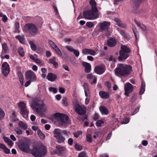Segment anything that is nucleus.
Segmentation results:
<instances>
[{
	"instance_id": "obj_1",
	"label": "nucleus",
	"mask_w": 157,
	"mask_h": 157,
	"mask_svg": "<svg viewBox=\"0 0 157 157\" xmlns=\"http://www.w3.org/2000/svg\"><path fill=\"white\" fill-rule=\"evenodd\" d=\"M132 69L130 65L119 63L115 69L114 72L116 75L119 77L126 76L130 74Z\"/></svg>"
},
{
	"instance_id": "obj_2",
	"label": "nucleus",
	"mask_w": 157,
	"mask_h": 157,
	"mask_svg": "<svg viewBox=\"0 0 157 157\" xmlns=\"http://www.w3.org/2000/svg\"><path fill=\"white\" fill-rule=\"evenodd\" d=\"M46 153V148L43 145L33 146V149H30L29 152L35 157H43L45 155Z\"/></svg>"
},
{
	"instance_id": "obj_3",
	"label": "nucleus",
	"mask_w": 157,
	"mask_h": 157,
	"mask_svg": "<svg viewBox=\"0 0 157 157\" xmlns=\"http://www.w3.org/2000/svg\"><path fill=\"white\" fill-rule=\"evenodd\" d=\"M131 52V50L128 47L124 45H121L120 47L119 51V56L118 57L119 61L125 60L129 56V53Z\"/></svg>"
},
{
	"instance_id": "obj_4",
	"label": "nucleus",
	"mask_w": 157,
	"mask_h": 157,
	"mask_svg": "<svg viewBox=\"0 0 157 157\" xmlns=\"http://www.w3.org/2000/svg\"><path fill=\"white\" fill-rule=\"evenodd\" d=\"M44 105V102L39 99H35L32 102L31 107L34 111L39 113Z\"/></svg>"
},
{
	"instance_id": "obj_5",
	"label": "nucleus",
	"mask_w": 157,
	"mask_h": 157,
	"mask_svg": "<svg viewBox=\"0 0 157 157\" xmlns=\"http://www.w3.org/2000/svg\"><path fill=\"white\" fill-rule=\"evenodd\" d=\"M84 17L86 19L93 20L98 17V11L92 10H87L83 13Z\"/></svg>"
},
{
	"instance_id": "obj_6",
	"label": "nucleus",
	"mask_w": 157,
	"mask_h": 157,
	"mask_svg": "<svg viewBox=\"0 0 157 157\" xmlns=\"http://www.w3.org/2000/svg\"><path fill=\"white\" fill-rule=\"evenodd\" d=\"M24 28L25 31L32 35L35 36L37 34V27L34 24L31 23L26 24Z\"/></svg>"
},
{
	"instance_id": "obj_7",
	"label": "nucleus",
	"mask_w": 157,
	"mask_h": 157,
	"mask_svg": "<svg viewBox=\"0 0 157 157\" xmlns=\"http://www.w3.org/2000/svg\"><path fill=\"white\" fill-rule=\"evenodd\" d=\"M54 117L58 121L59 124L61 126L66 124L68 123L69 117L64 114L60 113H56L54 114Z\"/></svg>"
},
{
	"instance_id": "obj_8",
	"label": "nucleus",
	"mask_w": 157,
	"mask_h": 157,
	"mask_svg": "<svg viewBox=\"0 0 157 157\" xmlns=\"http://www.w3.org/2000/svg\"><path fill=\"white\" fill-rule=\"evenodd\" d=\"M30 144L25 141H22L18 144L19 149L23 152L29 153L30 150Z\"/></svg>"
},
{
	"instance_id": "obj_9",
	"label": "nucleus",
	"mask_w": 157,
	"mask_h": 157,
	"mask_svg": "<svg viewBox=\"0 0 157 157\" xmlns=\"http://www.w3.org/2000/svg\"><path fill=\"white\" fill-rule=\"evenodd\" d=\"M19 107L21 109L20 113L23 116V117L27 119L29 112L27 109L26 108V104L23 102L20 101L18 104Z\"/></svg>"
},
{
	"instance_id": "obj_10",
	"label": "nucleus",
	"mask_w": 157,
	"mask_h": 157,
	"mask_svg": "<svg viewBox=\"0 0 157 157\" xmlns=\"http://www.w3.org/2000/svg\"><path fill=\"white\" fill-rule=\"evenodd\" d=\"M75 112L79 115H83L86 112V109L84 106H80L78 103L75 105Z\"/></svg>"
},
{
	"instance_id": "obj_11",
	"label": "nucleus",
	"mask_w": 157,
	"mask_h": 157,
	"mask_svg": "<svg viewBox=\"0 0 157 157\" xmlns=\"http://www.w3.org/2000/svg\"><path fill=\"white\" fill-rule=\"evenodd\" d=\"M25 78L26 80H29L32 82L35 81L36 77L35 73L31 70L27 71L25 73Z\"/></svg>"
},
{
	"instance_id": "obj_12",
	"label": "nucleus",
	"mask_w": 157,
	"mask_h": 157,
	"mask_svg": "<svg viewBox=\"0 0 157 157\" xmlns=\"http://www.w3.org/2000/svg\"><path fill=\"white\" fill-rule=\"evenodd\" d=\"M9 65L6 62H5L2 65V72L5 76H8L10 73Z\"/></svg>"
},
{
	"instance_id": "obj_13",
	"label": "nucleus",
	"mask_w": 157,
	"mask_h": 157,
	"mask_svg": "<svg viewBox=\"0 0 157 157\" xmlns=\"http://www.w3.org/2000/svg\"><path fill=\"white\" fill-rule=\"evenodd\" d=\"M110 25V22L104 21L103 22L100 23L99 24L100 27L99 32H101L107 30H109Z\"/></svg>"
},
{
	"instance_id": "obj_14",
	"label": "nucleus",
	"mask_w": 157,
	"mask_h": 157,
	"mask_svg": "<svg viewBox=\"0 0 157 157\" xmlns=\"http://www.w3.org/2000/svg\"><path fill=\"white\" fill-rule=\"evenodd\" d=\"M124 94L125 95L128 96V94L133 90V86L130 83L127 82L124 85Z\"/></svg>"
},
{
	"instance_id": "obj_15",
	"label": "nucleus",
	"mask_w": 157,
	"mask_h": 157,
	"mask_svg": "<svg viewBox=\"0 0 157 157\" xmlns=\"http://www.w3.org/2000/svg\"><path fill=\"white\" fill-rule=\"evenodd\" d=\"M105 67L103 65L96 66L94 69V72L99 75L102 74L105 71Z\"/></svg>"
},
{
	"instance_id": "obj_16",
	"label": "nucleus",
	"mask_w": 157,
	"mask_h": 157,
	"mask_svg": "<svg viewBox=\"0 0 157 157\" xmlns=\"http://www.w3.org/2000/svg\"><path fill=\"white\" fill-rule=\"evenodd\" d=\"M116 40L113 38L110 37L107 40L106 45L109 47H114L116 45Z\"/></svg>"
},
{
	"instance_id": "obj_17",
	"label": "nucleus",
	"mask_w": 157,
	"mask_h": 157,
	"mask_svg": "<svg viewBox=\"0 0 157 157\" xmlns=\"http://www.w3.org/2000/svg\"><path fill=\"white\" fill-rule=\"evenodd\" d=\"M57 78L56 75L51 72L48 73L47 76L48 80L51 82L55 81Z\"/></svg>"
},
{
	"instance_id": "obj_18",
	"label": "nucleus",
	"mask_w": 157,
	"mask_h": 157,
	"mask_svg": "<svg viewBox=\"0 0 157 157\" xmlns=\"http://www.w3.org/2000/svg\"><path fill=\"white\" fill-rule=\"evenodd\" d=\"M86 78L88 79H93L92 82L91 81V84H95L97 82V79L95 76L93 75L92 74H88L86 76Z\"/></svg>"
},
{
	"instance_id": "obj_19",
	"label": "nucleus",
	"mask_w": 157,
	"mask_h": 157,
	"mask_svg": "<svg viewBox=\"0 0 157 157\" xmlns=\"http://www.w3.org/2000/svg\"><path fill=\"white\" fill-rule=\"evenodd\" d=\"M114 21L117 23V25L120 27L126 29L127 27L126 24L123 23L118 18H115Z\"/></svg>"
},
{
	"instance_id": "obj_20",
	"label": "nucleus",
	"mask_w": 157,
	"mask_h": 157,
	"mask_svg": "<svg viewBox=\"0 0 157 157\" xmlns=\"http://www.w3.org/2000/svg\"><path fill=\"white\" fill-rule=\"evenodd\" d=\"M99 95L101 98L105 99H108L109 97V93L103 91H99Z\"/></svg>"
},
{
	"instance_id": "obj_21",
	"label": "nucleus",
	"mask_w": 157,
	"mask_h": 157,
	"mask_svg": "<svg viewBox=\"0 0 157 157\" xmlns=\"http://www.w3.org/2000/svg\"><path fill=\"white\" fill-rule=\"evenodd\" d=\"M132 30L136 38V41L137 42L139 38V32L135 26L132 25Z\"/></svg>"
},
{
	"instance_id": "obj_22",
	"label": "nucleus",
	"mask_w": 157,
	"mask_h": 157,
	"mask_svg": "<svg viewBox=\"0 0 157 157\" xmlns=\"http://www.w3.org/2000/svg\"><path fill=\"white\" fill-rule=\"evenodd\" d=\"M82 65L85 67V71L86 72L88 73L90 71L91 66L90 63L84 62L82 63Z\"/></svg>"
},
{
	"instance_id": "obj_23",
	"label": "nucleus",
	"mask_w": 157,
	"mask_h": 157,
	"mask_svg": "<svg viewBox=\"0 0 157 157\" xmlns=\"http://www.w3.org/2000/svg\"><path fill=\"white\" fill-rule=\"evenodd\" d=\"M90 5L91 6V9L94 10L98 11L97 8V3L94 0H90L89 2Z\"/></svg>"
},
{
	"instance_id": "obj_24",
	"label": "nucleus",
	"mask_w": 157,
	"mask_h": 157,
	"mask_svg": "<svg viewBox=\"0 0 157 157\" xmlns=\"http://www.w3.org/2000/svg\"><path fill=\"white\" fill-rule=\"evenodd\" d=\"M63 133L62 130L58 128H56L53 132L54 137L55 138L61 136V134Z\"/></svg>"
},
{
	"instance_id": "obj_25",
	"label": "nucleus",
	"mask_w": 157,
	"mask_h": 157,
	"mask_svg": "<svg viewBox=\"0 0 157 157\" xmlns=\"http://www.w3.org/2000/svg\"><path fill=\"white\" fill-rule=\"evenodd\" d=\"M18 126L20 128L24 130H26L27 128V124L21 121L19 122Z\"/></svg>"
},
{
	"instance_id": "obj_26",
	"label": "nucleus",
	"mask_w": 157,
	"mask_h": 157,
	"mask_svg": "<svg viewBox=\"0 0 157 157\" xmlns=\"http://www.w3.org/2000/svg\"><path fill=\"white\" fill-rule=\"evenodd\" d=\"M99 110L102 115H107L108 113V110L107 108L103 106H101Z\"/></svg>"
},
{
	"instance_id": "obj_27",
	"label": "nucleus",
	"mask_w": 157,
	"mask_h": 157,
	"mask_svg": "<svg viewBox=\"0 0 157 157\" xmlns=\"http://www.w3.org/2000/svg\"><path fill=\"white\" fill-rule=\"evenodd\" d=\"M19 81L22 86L23 85L24 77L22 73L20 71H18L17 72Z\"/></svg>"
},
{
	"instance_id": "obj_28",
	"label": "nucleus",
	"mask_w": 157,
	"mask_h": 157,
	"mask_svg": "<svg viewBox=\"0 0 157 157\" xmlns=\"http://www.w3.org/2000/svg\"><path fill=\"white\" fill-rule=\"evenodd\" d=\"M134 22L137 25V26L140 27L143 31H145L146 30V27L144 25L141 24L140 22L138 21L136 19L134 20Z\"/></svg>"
},
{
	"instance_id": "obj_29",
	"label": "nucleus",
	"mask_w": 157,
	"mask_h": 157,
	"mask_svg": "<svg viewBox=\"0 0 157 157\" xmlns=\"http://www.w3.org/2000/svg\"><path fill=\"white\" fill-rule=\"evenodd\" d=\"M141 2V0H135L134 2L133 8L134 10H137L139 8L140 4Z\"/></svg>"
},
{
	"instance_id": "obj_30",
	"label": "nucleus",
	"mask_w": 157,
	"mask_h": 157,
	"mask_svg": "<svg viewBox=\"0 0 157 157\" xmlns=\"http://www.w3.org/2000/svg\"><path fill=\"white\" fill-rule=\"evenodd\" d=\"M57 140V142L58 143H63L65 140V138L62 136V135L56 138Z\"/></svg>"
},
{
	"instance_id": "obj_31",
	"label": "nucleus",
	"mask_w": 157,
	"mask_h": 157,
	"mask_svg": "<svg viewBox=\"0 0 157 157\" xmlns=\"http://www.w3.org/2000/svg\"><path fill=\"white\" fill-rule=\"evenodd\" d=\"M18 53L20 56L23 57L24 56L25 52L23 48L22 47H19L18 49Z\"/></svg>"
},
{
	"instance_id": "obj_32",
	"label": "nucleus",
	"mask_w": 157,
	"mask_h": 157,
	"mask_svg": "<svg viewBox=\"0 0 157 157\" xmlns=\"http://www.w3.org/2000/svg\"><path fill=\"white\" fill-rule=\"evenodd\" d=\"M14 26L15 28L14 33H19L20 32V31L19 30V23L17 22H15L14 24Z\"/></svg>"
},
{
	"instance_id": "obj_33",
	"label": "nucleus",
	"mask_w": 157,
	"mask_h": 157,
	"mask_svg": "<svg viewBox=\"0 0 157 157\" xmlns=\"http://www.w3.org/2000/svg\"><path fill=\"white\" fill-rule=\"evenodd\" d=\"M2 51L4 52L5 53H7L8 50V48L7 44L6 43H4L2 44Z\"/></svg>"
},
{
	"instance_id": "obj_34",
	"label": "nucleus",
	"mask_w": 157,
	"mask_h": 157,
	"mask_svg": "<svg viewBox=\"0 0 157 157\" xmlns=\"http://www.w3.org/2000/svg\"><path fill=\"white\" fill-rule=\"evenodd\" d=\"M145 90V83L143 82L141 84V89L139 93L140 95H142Z\"/></svg>"
},
{
	"instance_id": "obj_35",
	"label": "nucleus",
	"mask_w": 157,
	"mask_h": 157,
	"mask_svg": "<svg viewBox=\"0 0 157 157\" xmlns=\"http://www.w3.org/2000/svg\"><path fill=\"white\" fill-rule=\"evenodd\" d=\"M29 44L30 45L32 50L33 51H35L36 50V47L33 42L32 41H30L29 42Z\"/></svg>"
},
{
	"instance_id": "obj_36",
	"label": "nucleus",
	"mask_w": 157,
	"mask_h": 157,
	"mask_svg": "<svg viewBox=\"0 0 157 157\" xmlns=\"http://www.w3.org/2000/svg\"><path fill=\"white\" fill-rule=\"evenodd\" d=\"M83 116H78L77 119L79 120H81L84 121L85 120L87 119V115H84Z\"/></svg>"
},
{
	"instance_id": "obj_37",
	"label": "nucleus",
	"mask_w": 157,
	"mask_h": 157,
	"mask_svg": "<svg viewBox=\"0 0 157 157\" xmlns=\"http://www.w3.org/2000/svg\"><path fill=\"white\" fill-rule=\"evenodd\" d=\"M21 128L19 127H17L15 128L14 130L16 133L18 135H21L22 133V131Z\"/></svg>"
},
{
	"instance_id": "obj_38",
	"label": "nucleus",
	"mask_w": 157,
	"mask_h": 157,
	"mask_svg": "<svg viewBox=\"0 0 157 157\" xmlns=\"http://www.w3.org/2000/svg\"><path fill=\"white\" fill-rule=\"evenodd\" d=\"M49 61L50 63L53 64L55 68H56L58 66V63L56 62L55 61H54L53 59H49Z\"/></svg>"
},
{
	"instance_id": "obj_39",
	"label": "nucleus",
	"mask_w": 157,
	"mask_h": 157,
	"mask_svg": "<svg viewBox=\"0 0 157 157\" xmlns=\"http://www.w3.org/2000/svg\"><path fill=\"white\" fill-rule=\"evenodd\" d=\"M5 113L4 111L0 108V120L2 119L4 117Z\"/></svg>"
},
{
	"instance_id": "obj_40",
	"label": "nucleus",
	"mask_w": 157,
	"mask_h": 157,
	"mask_svg": "<svg viewBox=\"0 0 157 157\" xmlns=\"http://www.w3.org/2000/svg\"><path fill=\"white\" fill-rule=\"evenodd\" d=\"M37 134L41 139L43 140L45 138V135L40 130H38V131Z\"/></svg>"
},
{
	"instance_id": "obj_41",
	"label": "nucleus",
	"mask_w": 157,
	"mask_h": 157,
	"mask_svg": "<svg viewBox=\"0 0 157 157\" xmlns=\"http://www.w3.org/2000/svg\"><path fill=\"white\" fill-rule=\"evenodd\" d=\"M54 49L56 51V52H57V54L59 56H62V52L59 48L57 46L56 47H55Z\"/></svg>"
},
{
	"instance_id": "obj_42",
	"label": "nucleus",
	"mask_w": 157,
	"mask_h": 157,
	"mask_svg": "<svg viewBox=\"0 0 157 157\" xmlns=\"http://www.w3.org/2000/svg\"><path fill=\"white\" fill-rule=\"evenodd\" d=\"M104 123L103 121L101 120H98L96 122V125L98 127L101 126V124Z\"/></svg>"
},
{
	"instance_id": "obj_43",
	"label": "nucleus",
	"mask_w": 157,
	"mask_h": 157,
	"mask_svg": "<svg viewBox=\"0 0 157 157\" xmlns=\"http://www.w3.org/2000/svg\"><path fill=\"white\" fill-rule=\"evenodd\" d=\"M75 148L77 151H80L82 148V147L81 145L76 144L75 145Z\"/></svg>"
},
{
	"instance_id": "obj_44",
	"label": "nucleus",
	"mask_w": 157,
	"mask_h": 157,
	"mask_svg": "<svg viewBox=\"0 0 157 157\" xmlns=\"http://www.w3.org/2000/svg\"><path fill=\"white\" fill-rule=\"evenodd\" d=\"M78 157H88V156L85 152L82 151L78 154Z\"/></svg>"
},
{
	"instance_id": "obj_45",
	"label": "nucleus",
	"mask_w": 157,
	"mask_h": 157,
	"mask_svg": "<svg viewBox=\"0 0 157 157\" xmlns=\"http://www.w3.org/2000/svg\"><path fill=\"white\" fill-rule=\"evenodd\" d=\"M89 49L85 48L82 50V52L83 55L89 54Z\"/></svg>"
},
{
	"instance_id": "obj_46",
	"label": "nucleus",
	"mask_w": 157,
	"mask_h": 157,
	"mask_svg": "<svg viewBox=\"0 0 157 157\" xmlns=\"http://www.w3.org/2000/svg\"><path fill=\"white\" fill-rule=\"evenodd\" d=\"M86 140L88 142H91L92 140H91V136L90 134H88L86 136Z\"/></svg>"
},
{
	"instance_id": "obj_47",
	"label": "nucleus",
	"mask_w": 157,
	"mask_h": 157,
	"mask_svg": "<svg viewBox=\"0 0 157 157\" xmlns=\"http://www.w3.org/2000/svg\"><path fill=\"white\" fill-rule=\"evenodd\" d=\"M49 90L51 92H52L54 93H56L57 91V88L53 87H50L49 88Z\"/></svg>"
},
{
	"instance_id": "obj_48",
	"label": "nucleus",
	"mask_w": 157,
	"mask_h": 157,
	"mask_svg": "<svg viewBox=\"0 0 157 157\" xmlns=\"http://www.w3.org/2000/svg\"><path fill=\"white\" fill-rule=\"evenodd\" d=\"M48 43L53 49L57 46L56 44L51 40H48Z\"/></svg>"
},
{
	"instance_id": "obj_49",
	"label": "nucleus",
	"mask_w": 157,
	"mask_h": 157,
	"mask_svg": "<svg viewBox=\"0 0 157 157\" xmlns=\"http://www.w3.org/2000/svg\"><path fill=\"white\" fill-rule=\"evenodd\" d=\"M56 148L58 149L59 151H63L65 149V148L63 147H61L60 145H57L56 146Z\"/></svg>"
},
{
	"instance_id": "obj_50",
	"label": "nucleus",
	"mask_w": 157,
	"mask_h": 157,
	"mask_svg": "<svg viewBox=\"0 0 157 157\" xmlns=\"http://www.w3.org/2000/svg\"><path fill=\"white\" fill-rule=\"evenodd\" d=\"M86 25L89 28H91L94 26V25L92 22H87L86 24Z\"/></svg>"
},
{
	"instance_id": "obj_51",
	"label": "nucleus",
	"mask_w": 157,
	"mask_h": 157,
	"mask_svg": "<svg viewBox=\"0 0 157 157\" xmlns=\"http://www.w3.org/2000/svg\"><path fill=\"white\" fill-rule=\"evenodd\" d=\"M72 52H73L76 57H77L79 55V52L78 50H75L74 49Z\"/></svg>"
},
{
	"instance_id": "obj_52",
	"label": "nucleus",
	"mask_w": 157,
	"mask_h": 157,
	"mask_svg": "<svg viewBox=\"0 0 157 157\" xmlns=\"http://www.w3.org/2000/svg\"><path fill=\"white\" fill-rule=\"evenodd\" d=\"M96 52L93 49H89V54L92 56H94L95 55Z\"/></svg>"
},
{
	"instance_id": "obj_53",
	"label": "nucleus",
	"mask_w": 157,
	"mask_h": 157,
	"mask_svg": "<svg viewBox=\"0 0 157 157\" xmlns=\"http://www.w3.org/2000/svg\"><path fill=\"white\" fill-rule=\"evenodd\" d=\"M62 102L64 106H66L67 105V98H63Z\"/></svg>"
},
{
	"instance_id": "obj_54",
	"label": "nucleus",
	"mask_w": 157,
	"mask_h": 157,
	"mask_svg": "<svg viewBox=\"0 0 157 157\" xmlns=\"http://www.w3.org/2000/svg\"><path fill=\"white\" fill-rule=\"evenodd\" d=\"M136 98H137V97H136V95L135 94H132V97L131 98V101L132 102H133L135 100H136Z\"/></svg>"
},
{
	"instance_id": "obj_55",
	"label": "nucleus",
	"mask_w": 157,
	"mask_h": 157,
	"mask_svg": "<svg viewBox=\"0 0 157 157\" xmlns=\"http://www.w3.org/2000/svg\"><path fill=\"white\" fill-rule=\"evenodd\" d=\"M66 48L68 51L71 52H73L74 50V49L72 48V47L69 46H66Z\"/></svg>"
},
{
	"instance_id": "obj_56",
	"label": "nucleus",
	"mask_w": 157,
	"mask_h": 157,
	"mask_svg": "<svg viewBox=\"0 0 157 157\" xmlns=\"http://www.w3.org/2000/svg\"><path fill=\"white\" fill-rule=\"evenodd\" d=\"M59 92L61 94H63L65 92V89L61 87H59Z\"/></svg>"
},
{
	"instance_id": "obj_57",
	"label": "nucleus",
	"mask_w": 157,
	"mask_h": 157,
	"mask_svg": "<svg viewBox=\"0 0 157 157\" xmlns=\"http://www.w3.org/2000/svg\"><path fill=\"white\" fill-rule=\"evenodd\" d=\"M68 144L70 146L73 144V140L71 138H70L68 140Z\"/></svg>"
},
{
	"instance_id": "obj_58",
	"label": "nucleus",
	"mask_w": 157,
	"mask_h": 157,
	"mask_svg": "<svg viewBox=\"0 0 157 157\" xmlns=\"http://www.w3.org/2000/svg\"><path fill=\"white\" fill-rule=\"evenodd\" d=\"M4 152L6 154H9L10 153V150L7 147L3 150Z\"/></svg>"
},
{
	"instance_id": "obj_59",
	"label": "nucleus",
	"mask_w": 157,
	"mask_h": 157,
	"mask_svg": "<svg viewBox=\"0 0 157 157\" xmlns=\"http://www.w3.org/2000/svg\"><path fill=\"white\" fill-rule=\"evenodd\" d=\"M105 84L106 86L108 88H110L111 86V84L109 81H106L105 82Z\"/></svg>"
},
{
	"instance_id": "obj_60",
	"label": "nucleus",
	"mask_w": 157,
	"mask_h": 157,
	"mask_svg": "<svg viewBox=\"0 0 157 157\" xmlns=\"http://www.w3.org/2000/svg\"><path fill=\"white\" fill-rule=\"evenodd\" d=\"M53 8L54 10V11L56 13V15L58 14L59 13V12H58V9H57L56 6L54 5H53Z\"/></svg>"
},
{
	"instance_id": "obj_61",
	"label": "nucleus",
	"mask_w": 157,
	"mask_h": 157,
	"mask_svg": "<svg viewBox=\"0 0 157 157\" xmlns=\"http://www.w3.org/2000/svg\"><path fill=\"white\" fill-rule=\"evenodd\" d=\"M99 116L98 114L95 113L94 114V116L93 117L94 120L96 121H97L99 118Z\"/></svg>"
},
{
	"instance_id": "obj_62",
	"label": "nucleus",
	"mask_w": 157,
	"mask_h": 157,
	"mask_svg": "<svg viewBox=\"0 0 157 157\" xmlns=\"http://www.w3.org/2000/svg\"><path fill=\"white\" fill-rule=\"evenodd\" d=\"M7 143L9 146H10L11 147H12L13 144V143L10 139V140H9V141Z\"/></svg>"
},
{
	"instance_id": "obj_63",
	"label": "nucleus",
	"mask_w": 157,
	"mask_h": 157,
	"mask_svg": "<svg viewBox=\"0 0 157 157\" xmlns=\"http://www.w3.org/2000/svg\"><path fill=\"white\" fill-rule=\"evenodd\" d=\"M2 20L4 22H6L8 19L7 17H6V15H4L2 16Z\"/></svg>"
},
{
	"instance_id": "obj_64",
	"label": "nucleus",
	"mask_w": 157,
	"mask_h": 157,
	"mask_svg": "<svg viewBox=\"0 0 157 157\" xmlns=\"http://www.w3.org/2000/svg\"><path fill=\"white\" fill-rule=\"evenodd\" d=\"M83 86L85 89V90L88 91V84L86 83L83 84Z\"/></svg>"
}]
</instances>
